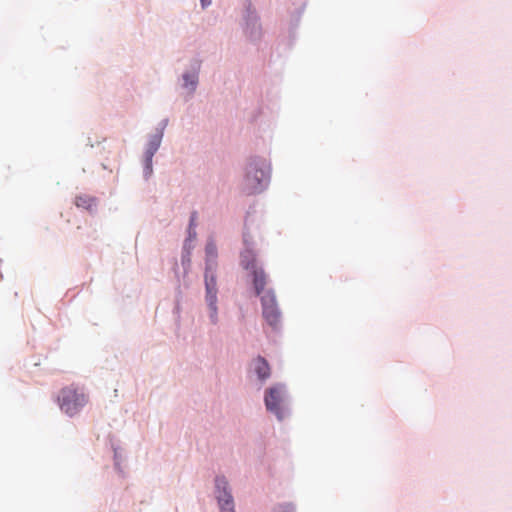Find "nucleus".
Wrapping results in <instances>:
<instances>
[{
    "instance_id": "obj_1",
    "label": "nucleus",
    "mask_w": 512,
    "mask_h": 512,
    "mask_svg": "<svg viewBox=\"0 0 512 512\" xmlns=\"http://www.w3.org/2000/svg\"><path fill=\"white\" fill-rule=\"evenodd\" d=\"M206 271H205V287H206V301L211 311V318L215 322L217 316V282L215 275V259L217 257V247L213 242L206 245Z\"/></svg>"
},
{
    "instance_id": "obj_2",
    "label": "nucleus",
    "mask_w": 512,
    "mask_h": 512,
    "mask_svg": "<svg viewBox=\"0 0 512 512\" xmlns=\"http://www.w3.org/2000/svg\"><path fill=\"white\" fill-rule=\"evenodd\" d=\"M58 403L61 411L69 416H74L88 403V396L82 389L70 385L61 389Z\"/></svg>"
},
{
    "instance_id": "obj_3",
    "label": "nucleus",
    "mask_w": 512,
    "mask_h": 512,
    "mask_svg": "<svg viewBox=\"0 0 512 512\" xmlns=\"http://www.w3.org/2000/svg\"><path fill=\"white\" fill-rule=\"evenodd\" d=\"M269 179L268 172L259 168L257 164L250 163L243 183V192L251 195L263 191Z\"/></svg>"
},
{
    "instance_id": "obj_4",
    "label": "nucleus",
    "mask_w": 512,
    "mask_h": 512,
    "mask_svg": "<svg viewBox=\"0 0 512 512\" xmlns=\"http://www.w3.org/2000/svg\"><path fill=\"white\" fill-rule=\"evenodd\" d=\"M259 297L264 319L271 327L276 328L280 322L281 312L278 308L275 292L272 289H267L266 292Z\"/></svg>"
},
{
    "instance_id": "obj_5",
    "label": "nucleus",
    "mask_w": 512,
    "mask_h": 512,
    "mask_svg": "<svg viewBox=\"0 0 512 512\" xmlns=\"http://www.w3.org/2000/svg\"><path fill=\"white\" fill-rule=\"evenodd\" d=\"M285 399L284 387L275 385L266 391L265 405L268 411L274 413L279 419L283 418L282 405Z\"/></svg>"
},
{
    "instance_id": "obj_6",
    "label": "nucleus",
    "mask_w": 512,
    "mask_h": 512,
    "mask_svg": "<svg viewBox=\"0 0 512 512\" xmlns=\"http://www.w3.org/2000/svg\"><path fill=\"white\" fill-rule=\"evenodd\" d=\"M217 498L221 512H235L233 498L227 491L228 483L224 477L216 478Z\"/></svg>"
},
{
    "instance_id": "obj_7",
    "label": "nucleus",
    "mask_w": 512,
    "mask_h": 512,
    "mask_svg": "<svg viewBox=\"0 0 512 512\" xmlns=\"http://www.w3.org/2000/svg\"><path fill=\"white\" fill-rule=\"evenodd\" d=\"M252 276V283L257 296L262 295L266 292L265 287L268 283V276L264 269L260 266H257L253 270L250 271Z\"/></svg>"
},
{
    "instance_id": "obj_8",
    "label": "nucleus",
    "mask_w": 512,
    "mask_h": 512,
    "mask_svg": "<svg viewBox=\"0 0 512 512\" xmlns=\"http://www.w3.org/2000/svg\"><path fill=\"white\" fill-rule=\"evenodd\" d=\"M253 369L261 381L267 380L271 375L270 365L267 360L261 356H258L253 360Z\"/></svg>"
},
{
    "instance_id": "obj_9",
    "label": "nucleus",
    "mask_w": 512,
    "mask_h": 512,
    "mask_svg": "<svg viewBox=\"0 0 512 512\" xmlns=\"http://www.w3.org/2000/svg\"><path fill=\"white\" fill-rule=\"evenodd\" d=\"M241 265L248 271H251L258 266L256 255L253 250L247 248L241 253Z\"/></svg>"
},
{
    "instance_id": "obj_10",
    "label": "nucleus",
    "mask_w": 512,
    "mask_h": 512,
    "mask_svg": "<svg viewBox=\"0 0 512 512\" xmlns=\"http://www.w3.org/2000/svg\"><path fill=\"white\" fill-rule=\"evenodd\" d=\"M75 205L78 208L91 210L95 206V198L89 195H79L75 198Z\"/></svg>"
},
{
    "instance_id": "obj_11",
    "label": "nucleus",
    "mask_w": 512,
    "mask_h": 512,
    "mask_svg": "<svg viewBox=\"0 0 512 512\" xmlns=\"http://www.w3.org/2000/svg\"><path fill=\"white\" fill-rule=\"evenodd\" d=\"M160 142H161V136L160 135H155L151 139V141L149 143V148L147 150V154H148V159L149 160H151L152 156L154 155L156 150L159 148Z\"/></svg>"
},
{
    "instance_id": "obj_12",
    "label": "nucleus",
    "mask_w": 512,
    "mask_h": 512,
    "mask_svg": "<svg viewBox=\"0 0 512 512\" xmlns=\"http://www.w3.org/2000/svg\"><path fill=\"white\" fill-rule=\"evenodd\" d=\"M274 512H295L294 507L291 504H279Z\"/></svg>"
},
{
    "instance_id": "obj_13",
    "label": "nucleus",
    "mask_w": 512,
    "mask_h": 512,
    "mask_svg": "<svg viewBox=\"0 0 512 512\" xmlns=\"http://www.w3.org/2000/svg\"><path fill=\"white\" fill-rule=\"evenodd\" d=\"M200 1H201V5L203 8H205L211 4V0H200Z\"/></svg>"
},
{
    "instance_id": "obj_14",
    "label": "nucleus",
    "mask_w": 512,
    "mask_h": 512,
    "mask_svg": "<svg viewBox=\"0 0 512 512\" xmlns=\"http://www.w3.org/2000/svg\"><path fill=\"white\" fill-rule=\"evenodd\" d=\"M184 80L186 83L190 82L192 85L195 84V81L193 79L190 80L189 75H184Z\"/></svg>"
}]
</instances>
